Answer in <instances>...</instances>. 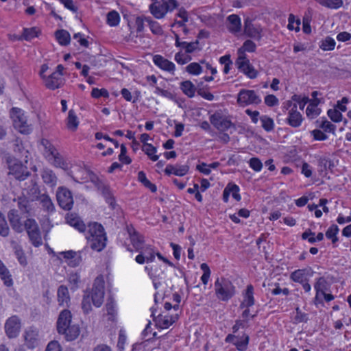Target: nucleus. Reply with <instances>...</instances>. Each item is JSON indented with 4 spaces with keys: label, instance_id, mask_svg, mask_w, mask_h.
Segmentation results:
<instances>
[{
    "label": "nucleus",
    "instance_id": "nucleus-1",
    "mask_svg": "<svg viewBox=\"0 0 351 351\" xmlns=\"http://www.w3.org/2000/svg\"><path fill=\"white\" fill-rule=\"evenodd\" d=\"M71 176L77 182L91 181L98 189L106 199V202L112 208L115 204L114 197L108 186L102 184L99 179L90 171L78 166L73 167L70 172Z\"/></svg>",
    "mask_w": 351,
    "mask_h": 351
},
{
    "label": "nucleus",
    "instance_id": "nucleus-2",
    "mask_svg": "<svg viewBox=\"0 0 351 351\" xmlns=\"http://www.w3.org/2000/svg\"><path fill=\"white\" fill-rule=\"evenodd\" d=\"M18 152L21 154L23 160H21L16 157H9L7 159L8 174L12 176L19 180H25L30 175L27 167L28 161L29 152L22 147L17 145Z\"/></svg>",
    "mask_w": 351,
    "mask_h": 351
},
{
    "label": "nucleus",
    "instance_id": "nucleus-3",
    "mask_svg": "<svg viewBox=\"0 0 351 351\" xmlns=\"http://www.w3.org/2000/svg\"><path fill=\"white\" fill-rule=\"evenodd\" d=\"M57 330L59 334L63 335L66 341L76 339L80 333L78 324H72V315L70 311H62L57 321Z\"/></svg>",
    "mask_w": 351,
    "mask_h": 351
},
{
    "label": "nucleus",
    "instance_id": "nucleus-4",
    "mask_svg": "<svg viewBox=\"0 0 351 351\" xmlns=\"http://www.w3.org/2000/svg\"><path fill=\"white\" fill-rule=\"evenodd\" d=\"M84 232L85 237L93 250L100 252L105 247L106 236L101 224L96 222L90 223Z\"/></svg>",
    "mask_w": 351,
    "mask_h": 351
},
{
    "label": "nucleus",
    "instance_id": "nucleus-5",
    "mask_svg": "<svg viewBox=\"0 0 351 351\" xmlns=\"http://www.w3.org/2000/svg\"><path fill=\"white\" fill-rule=\"evenodd\" d=\"M215 293L217 299L221 301H228L235 294V287L227 278H217L214 284Z\"/></svg>",
    "mask_w": 351,
    "mask_h": 351
},
{
    "label": "nucleus",
    "instance_id": "nucleus-6",
    "mask_svg": "<svg viewBox=\"0 0 351 351\" xmlns=\"http://www.w3.org/2000/svg\"><path fill=\"white\" fill-rule=\"evenodd\" d=\"M40 145L43 147L45 157L55 167L63 169H66L68 168V164L49 140L45 138L42 139L40 141Z\"/></svg>",
    "mask_w": 351,
    "mask_h": 351
},
{
    "label": "nucleus",
    "instance_id": "nucleus-7",
    "mask_svg": "<svg viewBox=\"0 0 351 351\" xmlns=\"http://www.w3.org/2000/svg\"><path fill=\"white\" fill-rule=\"evenodd\" d=\"M178 7L176 0H162V2H153L149 6L150 13L157 19L165 18L167 12H171Z\"/></svg>",
    "mask_w": 351,
    "mask_h": 351
},
{
    "label": "nucleus",
    "instance_id": "nucleus-8",
    "mask_svg": "<svg viewBox=\"0 0 351 351\" xmlns=\"http://www.w3.org/2000/svg\"><path fill=\"white\" fill-rule=\"evenodd\" d=\"M10 117L13 125L20 133L27 134L32 131V126L27 123V116L24 110L19 108H12Z\"/></svg>",
    "mask_w": 351,
    "mask_h": 351
},
{
    "label": "nucleus",
    "instance_id": "nucleus-9",
    "mask_svg": "<svg viewBox=\"0 0 351 351\" xmlns=\"http://www.w3.org/2000/svg\"><path fill=\"white\" fill-rule=\"evenodd\" d=\"M104 285L105 282L103 276H98L95 280L91 291L86 293L87 295H90V298L93 305L97 308L100 307L104 302L105 295Z\"/></svg>",
    "mask_w": 351,
    "mask_h": 351
},
{
    "label": "nucleus",
    "instance_id": "nucleus-10",
    "mask_svg": "<svg viewBox=\"0 0 351 351\" xmlns=\"http://www.w3.org/2000/svg\"><path fill=\"white\" fill-rule=\"evenodd\" d=\"M22 322L17 315H12L8 317L4 324V330L8 339L16 338L21 330Z\"/></svg>",
    "mask_w": 351,
    "mask_h": 351
},
{
    "label": "nucleus",
    "instance_id": "nucleus-11",
    "mask_svg": "<svg viewBox=\"0 0 351 351\" xmlns=\"http://www.w3.org/2000/svg\"><path fill=\"white\" fill-rule=\"evenodd\" d=\"M284 108L288 110L287 123L293 128H298L302 123V116L297 110V104L292 101H287L284 103Z\"/></svg>",
    "mask_w": 351,
    "mask_h": 351
},
{
    "label": "nucleus",
    "instance_id": "nucleus-12",
    "mask_svg": "<svg viewBox=\"0 0 351 351\" xmlns=\"http://www.w3.org/2000/svg\"><path fill=\"white\" fill-rule=\"evenodd\" d=\"M261 102V97L254 90L242 89L238 93L237 103L240 106L258 105Z\"/></svg>",
    "mask_w": 351,
    "mask_h": 351
},
{
    "label": "nucleus",
    "instance_id": "nucleus-13",
    "mask_svg": "<svg viewBox=\"0 0 351 351\" xmlns=\"http://www.w3.org/2000/svg\"><path fill=\"white\" fill-rule=\"evenodd\" d=\"M56 198L59 206L66 210H69L73 205V198L71 192L64 186L58 188Z\"/></svg>",
    "mask_w": 351,
    "mask_h": 351
},
{
    "label": "nucleus",
    "instance_id": "nucleus-14",
    "mask_svg": "<svg viewBox=\"0 0 351 351\" xmlns=\"http://www.w3.org/2000/svg\"><path fill=\"white\" fill-rule=\"evenodd\" d=\"M178 319V313L162 311L155 317L154 321L157 328L167 329L173 325Z\"/></svg>",
    "mask_w": 351,
    "mask_h": 351
},
{
    "label": "nucleus",
    "instance_id": "nucleus-15",
    "mask_svg": "<svg viewBox=\"0 0 351 351\" xmlns=\"http://www.w3.org/2000/svg\"><path fill=\"white\" fill-rule=\"evenodd\" d=\"M236 64L239 71L248 77L254 79L257 77V71L250 64L249 60L246 57H238Z\"/></svg>",
    "mask_w": 351,
    "mask_h": 351
},
{
    "label": "nucleus",
    "instance_id": "nucleus-16",
    "mask_svg": "<svg viewBox=\"0 0 351 351\" xmlns=\"http://www.w3.org/2000/svg\"><path fill=\"white\" fill-rule=\"evenodd\" d=\"M24 340L28 348L33 349L38 346L39 343L38 330L33 327L27 328L24 332Z\"/></svg>",
    "mask_w": 351,
    "mask_h": 351
},
{
    "label": "nucleus",
    "instance_id": "nucleus-17",
    "mask_svg": "<svg viewBox=\"0 0 351 351\" xmlns=\"http://www.w3.org/2000/svg\"><path fill=\"white\" fill-rule=\"evenodd\" d=\"M154 64L162 71L168 72L172 75L174 74L176 71V65L171 61L166 59L161 55H154L153 56Z\"/></svg>",
    "mask_w": 351,
    "mask_h": 351
},
{
    "label": "nucleus",
    "instance_id": "nucleus-18",
    "mask_svg": "<svg viewBox=\"0 0 351 351\" xmlns=\"http://www.w3.org/2000/svg\"><path fill=\"white\" fill-rule=\"evenodd\" d=\"M210 121L216 129L220 131H226L232 125L231 121L219 112L211 115Z\"/></svg>",
    "mask_w": 351,
    "mask_h": 351
},
{
    "label": "nucleus",
    "instance_id": "nucleus-19",
    "mask_svg": "<svg viewBox=\"0 0 351 351\" xmlns=\"http://www.w3.org/2000/svg\"><path fill=\"white\" fill-rule=\"evenodd\" d=\"M249 336L243 334L241 337H238L234 335H228L226 337V341L232 343L239 351H245L247 348L249 343Z\"/></svg>",
    "mask_w": 351,
    "mask_h": 351
},
{
    "label": "nucleus",
    "instance_id": "nucleus-20",
    "mask_svg": "<svg viewBox=\"0 0 351 351\" xmlns=\"http://www.w3.org/2000/svg\"><path fill=\"white\" fill-rule=\"evenodd\" d=\"M243 300L240 304V308L251 307L255 303L254 297V287L248 285L242 294Z\"/></svg>",
    "mask_w": 351,
    "mask_h": 351
},
{
    "label": "nucleus",
    "instance_id": "nucleus-21",
    "mask_svg": "<svg viewBox=\"0 0 351 351\" xmlns=\"http://www.w3.org/2000/svg\"><path fill=\"white\" fill-rule=\"evenodd\" d=\"M127 232L129 234L131 243L136 251L141 250L143 243L142 237L136 231L132 226H127Z\"/></svg>",
    "mask_w": 351,
    "mask_h": 351
},
{
    "label": "nucleus",
    "instance_id": "nucleus-22",
    "mask_svg": "<svg viewBox=\"0 0 351 351\" xmlns=\"http://www.w3.org/2000/svg\"><path fill=\"white\" fill-rule=\"evenodd\" d=\"M45 86L51 90L58 88L63 84V79L58 76V73H51L47 76L44 80Z\"/></svg>",
    "mask_w": 351,
    "mask_h": 351
},
{
    "label": "nucleus",
    "instance_id": "nucleus-23",
    "mask_svg": "<svg viewBox=\"0 0 351 351\" xmlns=\"http://www.w3.org/2000/svg\"><path fill=\"white\" fill-rule=\"evenodd\" d=\"M189 170V167L186 165H168L165 169V173L167 175L173 174L177 176H184L188 173Z\"/></svg>",
    "mask_w": 351,
    "mask_h": 351
},
{
    "label": "nucleus",
    "instance_id": "nucleus-24",
    "mask_svg": "<svg viewBox=\"0 0 351 351\" xmlns=\"http://www.w3.org/2000/svg\"><path fill=\"white\" fill-rule=\"evenodd\" d=\"M312 276L311 269H300L295 270L290 275V278L295 282L303 283L307 281V277Z\"/></svg>",
    "mask_w": 351,
    "mask_h": 351
},
{
    "label": "nucleus",
    "instance_id": "nucleus-25",
    "mask_svg": "<svg viewBox=\"0 0 351 351\" xmlns=\"http://www.w3.org/2000/svg\"><path fill=\"white\" fill-rule=\"evenodd\" d=\"M66 223L78 231L82 232L86 230V226L80 217L75 213H68L66 217Z\"/></svg>",
    "mask_w": 351,
    "mask_h": 351
},
{
    "label": "nucleus",
    "instance_id": "nucleus-26",
    "mask_svg": "<svg viewBox=\"0 0 351 351\" xmlns=\"http://www.w3.org/2000/svg\"><path fill=\"white\" fill-rule=\"evenodd\" d=\"M57 299L60 306H69L71 298L68 288L64 285H61L57 291Z\"/></svg>",
    "mask_w": 351,
    "mask_h": 351
},
{
    "label": "nucleus",
    "instance_id": "nucleus-27",
    "mask_svg": "<svg viewBox=\"0 0 351 351\" xmlns=\"http://www.w3.org/2000/svg\"><path fill=\"white\" fill-rule=\"evenodd\" d=\"M227 28L230 32L236 34L241 31V21L240 17L237 14H231L227 18Z\"/></svg>",
    "mask_w": 351,
    "mask_h": 351
},
{
    "label": "nucleus",
    "instance_id": "nucleus-28",
    "mask_svg": "<svg viewBox=\"0 0 351 351\" xmlns=\"http://www.w3.org/2000/svg\"><path fill=\"white\" fill-rule=\"evenodd\" d=\"M8 218L12 228L17 232H21L23 230V223L18 215V212L11 210L8 213Z\"/></svg>",
    "mask_w": 351,
    "mask_h": 351
},
{
    "label": "nucleus",
    "instance_id": "nucleus-29",
    "mask_svg": "<svg viewBox=\"0 0 351 351\" xmlns=\"http://www.w3.org/2000/svg\"><path fill=\"white\" fill-rule=\"evenodd\" d=\"M244 32L249 37L256 39H259L261 38L259 29L255 27L249 19L245 20Z\"/></svg>",
    "mask_w": 351,
    "mask_h": 351
},
{
    "label": "nucleus",
    "instance_id": "nucleus-30",
    "mask_svg": "<svg viewBox=\"0 0 351 351\" xmlns=\"http://www.w3.org/2000/svg\"><path fill=\"white\" fill-rule=\"evenodd\" d=\"M0 278L3 284L7 287H11L13 285V280L10 271L5 265L0 260Z\"/></svg>",
    "mask_w": 351,
    "mask_h": 351
},
{
    "label": "nucleus",
    "instance_id": "nucleus-31",
    "mask_svg": "<svg viewBox=\"0 0 351 351\" xmlns=\"http://www.w3.org/2000/svg\"><path fill=\"white\" fill-rule=\"evenodd\" d=\"M60 254L66 259V263L71 267H76L80 263V260L77 257V253L74 251L62 252Z\"/></svg>",
    "mask_w": 351,
    "mask_h": 351
},
{
    "label": "nucleus",
    "instance_id": "nucleus-32",
    "mask_svg": "<svg viewBox=\"0 0 351 351\" xmlns=\"http://www.w3.org/2000/svg\"><path fill=\"white\" fill-rule=\"evenodd\" d=\"M42 178L45 184L51 186H55L57 184V177L53 171L49 169H43Z\"/></svg>",
    "mask_w": 351,
    "mask_h": 351
},
{
    "label": "nucleus",
    "instance_id": "nucleus-33",
    "mask_svg": "<svg viewBox=\"0 0 351 351\" xmlns=\"http://www.w3.org/2000/svg\"><path fill=\"white\" fill-rule=\"evenodd\" d=\"M79 125V120L73 110L69 111L68 117L66 119V127L71 131H75Z\"/></svg>",
    "mask_w": 351,
    "mask_h": 351
},
{
    "label": "nucleus",
    "instance_id": "nucleus-34",
    "mask_svg": "<svg viewBox=\"0 0 351 351\" xmlns=\"http://www.w3.org/2000/svg\"><path fill=\"white\" fill-rule=\"evenodd\" d=\"M319 101L313 100L307 106L306 110V114L309 119H314L319 114L320 110L317 107Z\"/></svg>",
    "mask_w": 351,
    "mask_h": 351
},
{
    "label": "nucleus",
    "instance_id": "nucleus-35",
    "mask_svg": "<svg viewBox=\"0 0 351 351\" xmlns=\"http://www.w3.org/2000/svg\"><path fill=\"white\" fill-rule=\"evenodd\" d=\"M256 44L250 40H246L243 46L238 49V57H246L245 52H254L256 50Z\"/></svg>",
    "mask_w": 351,
    "mask_h": 351
},
{
    "label": "nucleus",
    "instance_id": "nucleus-36",
    "mask_svg": "<svg viewBox=\"0 0 351 351\" xmlns=\"http://www.w3.org/2000/svg\"><path fill=\"white\" fill-rule=\"evenodd\" d=\"M147 259V263H152L155 259L156 252L151 245H143L141 250L138 251Z\"/></svg>",
    "mask_w": 351,
    "mask_h": 351
},
{
    "label": "nucleus",
    "instance_id": "nucleus-37",
    "mask_svg": "<svg viewBox=\"0 0 351 351\" xmlns=\"http://www.w3.org/2000/svg\"><path fill=\"white\" fill-rule=\"evenodd\" d=\"M56 38L59 44L64 46L69 45L71 40L69 33L64 29L58 30L56 32Z\"/></svg>",
    "mask_w": 351,
    "mask_h": 351
},
{
    "label": "nucleus",
    "instance_id": "nucleus-38",
    "mask_svg": "<svg viewBox=\"0 0 351 351\" xmlns=\"http://www.w3.org/2000/svg\"><path fill=\"white\" fill-rule=\"evenodd\" d=\"M180 88L182 90V92L189 97H194L196 89L195 86L191 81L186 80L182 82L180 84Z\"/></svg>",
    "mask_w": 351,
    "mask_h": 351
},
{
    "label": "nucleus",
    "instance_id": "nucleus-39",
    "mask_svg": "<svg viewBox=\"0 0 351 351\" xmlns=\"http://www.w3.org/2000/svg\"><path fill=\"white\" fill-rule=\"evenodd\" d=\"M106 309L107 311L108 319L111 321L116 320L117 318V308L116 304L112 300H108L106 304Z\"/></svg>",
    "mask_w": 351,
    "mask_h": 351
},
{
    "label": "nucleus",
    "instance_id": "nucleus-40",
    "mask_svg": "<svg viewBox=\"0 0 351 351\" xmlns=\"http://www.w3.org/2000/svg\"><path fill=\"white\" fill-rule=\"evenodd\" d=\"M120 15L115 10L110 11L107 14L106 22L107 24L110 27L118 26L120 23Z\"/></svg>",
    "mask_w": 351,
    "mask_h": 351
},
{
    "label": "nucleus",
    "instance_id": "nucleus-41",
    "mask_svg": "<svg viewBox=\"0 0 351 351\" xmlns=\"http://www.w3.org/2000/svg\"><path fill=\"white\" fill-rule=\"evenodd\" d=\"M143 151L152 161H156L158 160L159 156L156 154L157 152L156 147L153 146L152 144L145 143L143 145Z\"/></svg>",
    "mask_w": 351,
    "mask_h": 351
},
{
    "label": "nucleus",
    "instance_id": "nucleus-42",
    "mask_svg": "<svg viewBox=\"0 0 351 351\" xmlns=\"http://www.w3.org/2000/svg\"><path fill=\"white\" fill-rule=\"evenodd\" d=\"M147 23L149 27L151 32L156 35H162L163 30L161 25L157 21H153L151 17L147 19Z\"/></svg>",
    "mask_w": 351,
    "mask_h": 351
},
{
    "label": "nucleus",
    "instance_id": "nucleus-43",
    "mask_svg": "<svg viewBox=\"0 0 351 351\" xmlns=\"http://www.w3.org/2000/svg\"><path fill=\"white\" fill-rule=\"evenodd\" d=\"M260 120L261 121L262 127L267 132H271L274 128V120L267 115L261 117Z\"/></svg>",
    "mask_w": 351,
    "mask_h": 351
},
{
    "label": "nucleus",
    "instance_id": "nucleus-44",
    "mask_svg": "<svg viewBox=\"0 0 351 351\" xmlns=\"http://www.w3.org/2000/svg\"><path fill=\"white\" fill-rule=\"evenodd\" d=\"M14 254L22 266L25 267L27 265L26 256L21 246L16 245L14 247Z\"/></svg>",
    "mask_w": 351,
    "mask_h": 351
},
{
    "label": "nucleus",
    "instance_id": "nucleus-45",
    "mask_svg": "<svg viewBox=\"0 0 351 351\" xmlns=\"http://www.w3.org/2000/svg\"><path fill=\"white\" fill-rule=\"evenodd\" d=\"M28 237L30 242L34 247H38L43 245V240L40 230L36 232L29 233Z\"/></svg>",
    "mask_w": 351,
    "mask_h": 351
},
{
    "label": "nucleus",
    "instance_id": "nucleus-46",
    "mask_svg": "<svg viewBox=\"0 0 351 351\" xmlns=\"http://www.w3.org/2000/svg\"><path fill=\"white\" fill-rule=\"evenodd\" d=\"M68 282L72 290L77 289L81 282L80 276L77 273L70 274L68 278Z\"/></svg>",
    "mask_w": 351,
    "mask_h": 351
},
{
    "label": "nucleus",
    "instance_id": "nucleus-47",
    "mask_svg": "<svg viewBox=\"0 0 351 351\" xmlns=\"http://www.w3.org/2000/svg\"><path fill=\"white\" fill-rule=\"evenodd\" d=\"M25 227L27 234L39 230V227L34 219H28L25 221L23 228Z\"/></svg>",
    "mask_w": 351,
    "mask_h": 351
},
{
    "label": "nucleus",
    "instance_id": "nucleus-48",
    "mask_svg": "<svg viewBox=\"0 0 351 351\" xmlns=\"http://www.w3.org/2000/svg\"><path fill=\"white\" fill-rule=\"evenodd\" d=\"M300 19H296L295 16L293 14H290L288 18V29L290 30H295L296 32H298L300 30Z\"/></svg>",
    "mask_w": 351,
    "mask_h": 351
},
{
    "label": "nucleus",
    "instance_id": "nucleus-49",
    "mask_svg": "<svg viewBox=\"0 0 351 351\" xmlns=\"http://www.w3.org/2000/svg\"><path fill=\"white\" fill-rule=\"evenodd\" d=\"M318 166L321 171H326L332 166V162L328 158L322 156L318 159Z\"/></svg>",
    "mask_w": 351,
    "mask_h": 351
},
{
    "label": "nucleus",
    "instance_id": "nucleus-50",
    "mask_svg": "<svg viewBox=\"0 0 351 351\" xmlns=\"http://www.w3.org/2000/svg\"><path fill=\"white\" fill-rule=\"evenodd\" d=\"M200 268L204 272L201 276V280L204 285H206L210 277V269L206 263H202L200 265Z\"/></svg>",
    "mask_w": 351,
    "mask_h": 351
},
{
    "label": "nucleus",
    "instance_id": "nucleus-51",
    "mask_svg": "<svg viewBox=\"0 0 351 351\" xmlns=\"http://www.w3.org/2000/svg\"><path fill=\"white\" fill-rule=\"evenodd\" d=\"M91 302L90 295L85 293L82 301V308L85 314L89 313L92 311Z\"/></svg>",
    "mask_w": 351,
    "mask_h": 351
},
{
    "label": "nucleus",
    "instance_id": "nucleus-52",
    "mask_svg": "<svg viewBox=\"0 0 351 351\" xmlns=\"http://www.w3.org/2000/svg\"><path fill=\"white\" fill-rule=\"evenodd\" d=\"M339 228L337 225L332 224L326 231V237L328 239H331L332 243H335L337 241V234L339 232Z\"/></svg>",
    "mask_w": 351,
    "mask_h": 351
},
{
    "label": "nucleus",
    "instance_id": "nucleus-53",
    "mask_svg": "<svg viewBox=\"0 0 351 351\" xmlns=\"http://www.w3.org/2000/svg\"><path fill=\"white\" fill-rule=\"evenodd\" d=\"M40 203L43 208L47 212H52L54 210V205L51 199L47 195H43L41 197Z\"/></svg>",
    "mask_w": 351,
    "mask_h": 351
},
{
    "label": "nucleus",
    "instance_id": "nucleus-54",
    "mask_svg": "<svg viewBox=\"0 0 351 351\" xmlns=\"http://www.w3.org/2000/svg\"><path fill=\"white\" fill-rule=\"evenodd\" d=\"M145 271L147 272L149 277L153 279L154 282V286L155 289H156L158 288V284L155 282L156 278H160L161 272H158V270L156 269H154L152 266L149 267L146 266L145 267Z\"/></svg>",
    "mask_w": 351,
    "mask_h": 351
},
{
    "label": "nucleus",
    "instance_id": "nucleus-55",
    "mask_svg": "<svg viewBox=\"0 0 351 351\" xmlns=\"http://www.w3.org/2000/svg\"><path fill=\"white\" fill-rule=\"evenodd\" d=\"M335 40L330 38L326 37L322 43L320 47L324 51H330L335 49Z\"/></svg>",
    "mask_w": 351,
    "mask_h": 351
},
{
    "label": "nucleus",
    "instance_id": "nucleus-56",
    "mask_svg": "<svg viewBox=\"0 0 351 351\" xmlns=\"http://www.w3.org/2000/svg\"><path fill=\"white\" fill-rule=\"evenodd\" d=\"M186 71L192 75H198L202 71V66L197 62H192L186 67Z\"/></svg>",
    "mask_w": 351,
    "mask_h": 351
},
{
    "label": "nucleus",
    "instance_id": "nucleus-57",
    "mask_svg": "<svg viewBox=\"0 0 351 351\" xmlns=\"http://www.w3.org/2000/svg\"><path fill=\"white\" fill-rule=\"evenodd\" d=\"M38 30L36 27L26 28L23 30V38L26 40H29L38 36Z\"/></svg>",
    "mask_w": 351,
    "mask_h": 351
},
{
    "label": "nucleus",
    "instance_id": "nucleus-58",
    "mask_svg": "<svg viewBox=\"0 0 351 351\" xmlns=\"http://www.w3.org/2000/svg\"><path fill=\"white\" fill-rule=\"evenodd\" d=\"M248 164L250 168H252L254 171L256 172L261 171L263 168L262 162L259 158L256 157H253L250 158L248 162Z\"/></svg>",
    "mask_w": 351,
    "mask_h": 351
},
{
    "label": "nucleus",
    "instance_id": "nucleus-59",
    "mask_svg": "<svg viewBox=\"0 0 351 351\" xmlns=\"http://www.w3.org/2000/svg\"><path fill=\"white\" fill-rule=\"evenodd\" d=\"M291 101L293 103H295L297 106L298 105L301 110H303L305 105L308 102L309 99L307 97H301L300 96L295 95L292 97Z\"/></svg>",
    "mask_w": 351,
    "mask_h": 351
},
{
    "label": "nucleus",
    "instance_id": "nucleus-60",
    "mask_svg": "<svg viewBox=\"0 0 351 351\" xmlns=\"http://www.w3.org/2000/svg\"><path fill=\"white\" fill-rule=\"evenodd\" d=\"M308 320V315L303 313L298 307L296 308L293 321L295 323H301Z\"/></svg>",
    "mask_w": 351,
    "mask_h": 351
},
{
    "label": "nucleus",
    "instance_id": "nucleus-61",
    "mask_svg": "<svg viewBox=\"0 0 351 351\" xmlns=\"http://www.w3.org/2000/svg\"><path fill=\"white\" fill-rule=\"evenodd\" d=\"M191 57L189 55L178 52L175 55V60L178 64H185L191 61Z\"/></svg>",
    "mask_w": 351,
    "mask_h": 351
},
{
    "label": "nucleus",
    "instance_id": "nucleus-62",
    "mask_svg": "<svg viewBox=\"0 0 351 351\" xmlns=\"http://www.w3.org/2000/svg\"><path fill=\"white\" fill-rule=\"evenodd\" d=\"M8 233L9 228L7 224V222L2 213H0V235L3 237H6L8 235Z\"/></svg>",
    "mask_w": 351,
    "mask_h": 351
},
{
    "label": "nucleus",
    "instance_id": "nucleus-63",
    "mask_svg": "<svg viewBox=\"0 0 351 351\" xmlns=\"http://www.w3.org/2000/svg\"><path fill=\"white\" fill-rule=\"evenodd\" d=\"M328 115L330 119L335 122H339L342 119V114L341 112L337 109L328 110Z\"/></svg>",
    "mask_w": 351,
    "mask_h": 351
},
{
    "label": "nucleus",
    "instance_id": "nucleus-64",
    "mask_svg": "<svg viewBox=\"0 0 351 351\" xmlns=\"http://www.w3.org/2000/svg\"><path fill=\"white\" fill-rule=\"evenodd\" d=\"M121 153L119 156V160L124 164H130L131 162V159L126 155L127 148L126 147L122 144L121 146Z\"/></svg>",
    "mask_w": 351,
    "mask_h": 351
}]
</instances>
